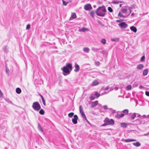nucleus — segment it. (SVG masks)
<instances>
[{"instance_id": "1", "label": "nucleus", "mask_w": 149, "mask_h": 149, "mask_svg": "<svg viewBox=\"0 0 149 149\" xmlns=\"http://www.w3.org/2000/svg\"><path fill=\"white\" fill-rule=\"evenodd\" d=\"M107 10L104 6H99L95 11L96 15L100 17H104L106 15Z\"/></svg>"}, {"instance_id": "2", "label": "nucleus", "mask_w": 149, "mask_h": 149, "mask_svg": "<svg viewBox=\"0 0 149 149\" xmlns=\"http://www.w3.org/2000/svg\"><path fill=\"white\" fill-rule=\"evenodd\" d=\"M61 70L63 71V74L64 76L69 74L72 70V64L70 63L67 64L65 66L61 69Z\"/></svg>"}, {"instance_id": "3", "label": "nucleus", "mask_w": 149, "mask_h": 149, "mask_svg": "<svg viewBox=\"0 0 149 149\" xmlns=\"http://www.w3.org/2000/svg\"><path fill=\"white\" fill-rule=\"evenodd\" d=\"M32 107L34 110L37 111H38L41 108V106L38 102H34L32 104Z\"/></svg>"}, {"instance_id": "4", "label": "nucleus", "mask_w": 149, "mask_h": 149, "mask_svg": "<svg viewBox=\"0 0 149 149\" xmlns=\"http://www.w3.org/2000/svg\"><path fill=\"white\" fill-rule=\"evenodd\" d=\"M104 122H105L108 125H113L114 124V121L112 119H110L108 118H106L104 120Z\"/></svg>"}, {"instance_id": "5", "label": "nucleus", "mask_w": 149, "mask_h": 149, "mask_svg": "<svg viewBox=\"0 0 149 149\" xmlns=\"http://www.w3.org/2000/svg\"><path fill=\"white\" fill-rule=\"evenodd\" d=\"M118 25L120 28L121 29H125L128 26V25L125 22H123L120 23Z\"/></svg>"}, {"instance_id": "6", "label": "nucleus", "mask_w": 149, "mask_h": 149, "mask_svg": "<svg viewBox=\"0 0 149 149\" xmlns=\"http://www.w3.org/2000/svg\"><path fill=\"white\" fill-rule=\"evenodd\" d=\"M78 119V117L76 115L74 116V118L72 119V122L74 124H76L77 123V120Z\"/></svg>"}, {"instance_id": "7", "label": "nucleus", "mask_w": 149, "mask_h": 149, "mask_svg": "<svg viewBox=\"0 0 149 149\" xmlns=\"http://www.w3.org/2000/svg\"><path fill=\"white\" fill-rule=\"evenodd\" d=\"M92 8L90 4L88 3L84 6V9L86 10H90L92 9Z\"/></svg>"}, {"instance_id": "8", "label": "nucleus", "mask_w": 149, "mask_h": 149, "mask_svg": "<svg viewBox=\"0 0 149 149\" xmlns=\"http://www.w3.org/2000/svg\"><path fill=\"white\" fill-rule=\"evenodd\" d=\"M79 111L80 113H81L82 117H83L84 116H85V114L83 111V108H82L81 105H80L79 106Z\"/></svg>"}, {"instance_id": "9", "label": "nucleus", "mask_w": 149, "mask_h": 149, "mask_svg": "<svg viewBox=\"0 0 149 149\" xmlns=\"http://www.w3.org/2000/svg\"><path fill=\"white\" fill-rule=\"evenodd\" d=\"M121 141H125L126 142H129L132 141H136V140L130 139H123L121 140Z\"/></svg>"}, {"instance_id": "10", "label": "nucleus", "mask_w": 149, "mask_h": 149, "mask_svg": "<svg viewBox=\"0 0 149 149\" xmlns=\"http://www.w3.org/2000/svg\"><path fill=\"white\" fill-rule=\"evenodd\" d=\"M74 67L75 68L74 70V71L76 72H78L80 70L79 66L77 63H75V64Z\"/></svg>"}, {"instance_id": "11", "label": "nucleus", "mask_w": 149, "mask_h": 149, "mask_svg": "<svg viewBox=\"0 0 149 149\" xmlns=\"http://www.w3.org/2000/svg\"><path fill=\"white\" fill-rule=\"evenodd\" d=\"M144 67V65L142 64H139L137 65V69L139 70H142Z\"/></svg>"}, {"instance_id": "12", "label": "nucleus", "mask_w": 149, "mask_h": 149, "mask_svg": "<svg viewBox=\"0 0 149 149\" xmlns=\"http://www.w3.org/2000/svg\"><path fill=\"white\" fill-rule=\"evenodd\" d=\"M130 30L134 33L136 32L137 30L136 28L134 26H132L130 27Z\"/></svg>"}, {"instance_id": "13", "label": "nucleus", "mask_w": 149, "mask_h": 149, "mask_svg": "<svg viewBox=\"0 0 149 149\" xmlns=\"http://www.w3.org/2000/svg\"><path fill=\"white\" fill-rule=\"evenodd\" d=\"M130 116H131V119L133 120L134 119L136 116V113H130Z\"/></svg>"}, {"instance_id": "14", "label": "nucleus", "mask_w": 149, "mask_h": 149, "mask_svg": "<svg viewBox=\"0 0 149 149\" xmlns=\"http://www.w3.org/2000/svg\"><path fill=\"white\" fill-rule=\"evenodd\" d=\"M89 50L90 49L88 47H84L83 49V51L86 53H88Z\"/></svg>"}, {"instance_id": "15", "label": "nucleus", "mask_w": 149, "mask_h": 149, "mask_svg": "<svg viewBox=\"0 0 149 149\" xmlns=\"http://www.w3.org/2000/svg\"><path fill=\"white\" fill-rule=\"evenodd\" d=\"M39 95L40 96V97H41V98L42 101V102L43 103V105L44 106H46V103H45V100H44L43 96L40 94H39Z\"/></svg>"}, {"instance_id": "16", "label": "nucleus", "mask_w": 149, "mask_h": 149, "mask_svg": "<svg viewBox=\"0 0 149 149\" xmlns=\"http://www.w3.org/2000/svg\"><path fill=\"white\" fill-rule=\"evenodd\" d=\"M98 101H95L93 102L91 104V106L92 107H94L97 105L98 104Z\"/></svg>"}, {"instance_id": "17", "label": "nucleus", "mask_w": 149, "mask_h": 149, "mask_svg": "<svg viewBox=\"0 0 149 149\" xmlns=\"http://www.w3.org/2000/svg\"><path fill=\"white\" fill-rule=\"evenodd\" d=\"M125 115L123 113H122L120 114H118L116 116L117 118H120L123 117Z\"/></svg>"}, {"instance_id": "18", "label": "nucleus", "mask_w": 149, "mask_h": 149, "mask_svg": "<svg viewBox=\"0 0 149 149\" xmlns=\"http://www.w3.org/2000/svg\"><path fill=\"white\" fill-rule=\"evenodd\" d=\"M132 144L134 146L136 147H139L141 146V144L138 142L136 143H134Z\"/></svg>"}, {"instance_id": "19", "label": "nucleus", "mask_w": 149, "mask_h": 149, "mask_svg": "<svg viewBox=\"0 0 149 149\" xmlns=\"http://www.w3.org/2000/svg\"><path fill=\"white\" fill-rule=\"evenodd\" d=\"M91 49L94 52H97L100 49L99 48H97L94 47H92Z\"/></svg>"}, {"instance_id": "20", "label": "nucleus", "mask_w": 149, "mask_h": 149, "mask_svg": "<svg viewBox=\"0 0 149 149\" xmlns=\"http://www.w3.org/2000/svg\"><path fill=\"white\" fill-rule=\"evenodd\" d=\"M98 84V82L97 80H95L93 81L92 83V86H96Z\"/></svg>"}, {"instance_id": "21", "label": "nucleus", "mask_w": 149, "mask_h": 149, "mask_svg": "<svg viewBox=\"0 0 149 149\" xmlns=\"http://www.w3.org/2000/svg\"><path fill=\"white\" fill-rule=\"evenodd\" d=\"M16 91L17 94H20L21 92V89L19 88H17L16 89Z\"/></svg>"}, {"instance_id": "22", "label": "nucleus", "mask_w": 149, "mask_h": 149, "mask_svg": "<svg viewBox=\"0 0 149 149\" xmlns=\"http://www.w3.org/2000/svg\"><path fill=\"white\" fill-rule=\"evenodd\" d=\"M148 73V70L147 69H146L144 70L143 72V76L146 75Z\"/></svg>"}, {"instance_id": "23", "label": "nucleus", "mask_w": 149, "mask_h": 149, "mask_svg": "<svg viewBox=\"0 0 149 149\" xmlns=\"http://www.w3.org/2000/svg\"><path fill=\"white\" fill-rule=\"evenodd\" d=\"M127 10L126 8H122L121 9V12L123 13H125L127 11Z\"/></svg>"}, {"instance_id": "24", "label": "nucleus", "mask_w": 149, "mask_h": 149, "mask_svg": "<svg viewBox=\"0 0 149 149\" xmlns=\"http://www.w3.org/2000/svg\"><path fill=\"white\" fill-rule=\"evenodd\" d=\"M129 112V110L128 109H126L123 110L122 112L125 115H126Z\"/></svg>"}, {"instance_id": "25", "label": "nucleus", "mask_w": 149, "mask_h": 149, "mask_svg": "<svg viewBox=\"0 0 149 149\" xmlns=\"http://www.w3.org/2000/svg\"><path fill=\"white\" fill-rule=\"evenodd\" d=\"M101 42L103 45H104L106 43V40L104 38H102L101 40Z\"/></svg>"}, {"instance_id": "26", "label": "nucleus", "mask_w": 149, "mask_h": 149, "mask_svg": "<svg viewBox=\"0 0 149 149\" xmlns=\"http://www.w3.org/2000/svg\"><path fill=\"white\" fill-rule=\"evenodd\" d=\"M95 13V12L94 11H91L90 13V15L93 18L94 17Z\"/></svg>"}, {"instance_id": "27", "label": "nucleus", "mask_w": 149, "mask_h": 149, "mask_svg": "<svg viewBox=\"0 0 149 149\" xmlns=\"http://www.w3.org/2000/svg\"><path fill=\"white\" fill-rule=\"evenodd\" d=\"M88 29L86 28H82L81 29L79 30V31L82 32H84L86 30H87Z\"/></svg>"}, {"instance_id": "28", "label": "nucleus", "mask_w": 149, "mask_h": 149, "mask_svg": "<svg viewBox=\"0 0 149 149\" xmlns=\"http://www.w3.org/2000/svg\"><path fill=\"white\" fill-rule=\"evenodd\" d=\"M39 113L40 114L43 115L45 113V111L43 109H41L39 111Z\"/></svg>"}, {"instance_id": "29", "label": "nucleus", "mask_w": 149, "mask_h": 149, "mask_svg": "<svg viewBox=\"0 0 149 149\" xmlns=\"http://www.w3.org/2000/svg\"><path fill=\"white\" fill-rule=\"evenodd\" d=\"M71 17L73 19H75L77 17L75 13H72L71 14Z\"/></svg>"}, {"instance_id": "30", "label": "nucleus", "mask_w": 149, "mask_h": 149, "mask_svg": "<svg viewBox=\"0 0 149 149\" xmlns=\"http://www.w3.org/2000/svg\"><path fill=\"white\" fill-rule=\"evenodd\" d=\"M123 3V2L122 1H113L112 2V3H115V4H118L119 3Z\"/></svg>"}, {"instance_id": "31", "label": "nucleus", "mask_w": 149, "mask_h": 149, "mask_svg": "<svg viewBox=\"0 0 149 149\" xmlns=\"http://www.w3.org/2000/svg\"><path fill=\"white\" fill-rule=\"evenodd\" d=\"M38 129L39 130L41 131L42 132L43 131V130L42 129L41 126L40 125V124L38 123Z\"/></svg>"}, {"instance_id": "32", "label": "nucleus", "mask_w": 149, "mask_h": 149, "mask_svg": "<svg viewBox=\"0 0 149 149\" xmlns=\"http://www.w3.org/2000/svg\"><path fill=\"white\" fill-rule=\"evenodd\" d=\"M74 113L73 112H71L68 114V116L70 118H72L74 115Z\"/></svg>"}, {"instance_id": "33", "label": "nucleus", "mask_w": 149, "mask_h": 149, "mask_svg": "<svg viewBox=\"0 0 149 149\" xmlns=\"http://www.w3.org/2000/svg\"><path fill=\"white\" fill-rule=\"evenodd\" d=\"M108 109L109 110L110 112L112 114H113L115 113V110H113L112 108H108Z\"/></svg>"}, {"instance_id": "34", "label": "nucleus", "mask_w": 149, "mask_h": 149, "mask_svg": "<svg viewBox=\"0 0 149 149\" xmlns=\"http://www.w3.org/2000/svg\"><path fill=\"white\" fill-rule=\"evenodd\" d=\"M95 96H96V97L97 98H98L100 95L99 93L97 92H95Z\"/></svg>"}, {"instance_id": "35", "label": "nucleus", "mask_w": 149, "mask_h": 149, "mask_svg": "<svg viewBox=\"0 0 149 149\" xmlns=\"http://www.w3.org/2000/svg\"><path fill=\"white\" fill-rule=\"evenodd\" d=\"M132 88V86L131 85H129L126 87V90H130Z\"/></svg>"}, {"instance_id": "36", "label": "nucleus", "mask_w": 149, "mask_h": 149, "mask_svg": "<svg viewBox=\"0 0 149 149\" xmlns=\"http://www.w3.org/2000/svg\"><path fill=\"white\" fill-rule=\"evenodd\" d=\"M3 50L5 52H8V49H7V47L5 46L3 47Z\"/></svg>"}, {"instance_id": "37", "label": "nucleus", "mask_w": 149, "mask_h": 149, "mask_svg": "<svg viewBox=\"0 0 149 149\" xmlns=\"http://www.w3.org/2000/svg\"><path fill=\"white\" fill-rule=\"evenodd\" d=\"M63 4L65 6H66L67 4L69 3L68 2H66L64 0H62Z\"/></svg>"}, {"instance_id": "38", "label": "nucleus", "mask_w": 149, "mask_h": 149, "mask_svg": "<svg viewBox=\"0 0 149 149\" xmlns=\"http://www.w3.org/2000/svg\"><path fill=\"white\" fill-rule=\"evenodd\" d=\"M108 11L110 12H112L113 11V10L111 7H109L108 8Z\"/></svg>"}, {"instance_id": "39", "label": "nucleus", "mask_w": 149, "mask_h": 149, "mask_svg": "<svg viewBox=\"0 0 149 149\" xmlns=\"http://www.w3.org/2000/svg\"><path fill=\"white\" fill-rule=\"evenodd\" d=\"M121 126L125 128L126 127V125L125 123H122L121 124Z\"/></svg>"}, {"instance_id": "40", "label": "nucleus", "mask_w": 149, "mask_h": 149, "mask_svg": "<svg viewBox=\"0 0 149 149\" xmlns=\"http://www.w3.org/2000/svg\"><path fill=\"white\" fill-rule=\"evenodd\" d=\"M136 120L137 121H139V124H144L145 123L144 121H143V122L142 120Z\"/></svg>"}, {"instance_id": "41", "label": "nucleus", "mask_w": 149, "mask_h": 149, "mask_svg": "<svg viewBox=\"0 0 149 149\" xmlns=\"http://www.w3.org/2000/svg\"><path fill=\"white\" fill-rule=\"evenodd\" d=\"M95 64L97 66H99L100 65V63L99 61H96L95 62Z\"/></svg>"}, {"instance_id": "42", "label": "nucleus", "mask_w": 149, "mask_h": 149, "mask_svg": "<svg viewBox=\"0 0 149 149\" xmlns=\"http://www.w3.org/2000/svg\"><path fill=\"white\" fill-rule=\"evenodd\" d=\"M6 72L7 73H9L10 72V71L9 69L7 68V66L6 65Z\"/></svg>"}, {"instance_id": "43", "label": "nucleus", "mask_w": 149, "mask_h": 149, "mask_svg": "<svg viewBox=\"0 0 149 149\" xmlns=\"http://www.w3.org/2000/svg\"><path fill=\"white\" fill-rule=\"evenodd\" d=\"M135 8V6L134 5H132L130 7H129V8L131 9H134Z\"/></svg>"}, {"instance_id": "44", "label": "nucleus", "mask_w": 149, "mask_h": 149, "mask_svg": "<svg viewBox=\"0 0 149 149\" xmlns=\"http://www.w3.org/2000/svg\"><path fill=\"white\" fill-rule=\"evenodd\" d=\"M31 27V26L30 24H28L26 27V30H29L30 29Z\"/></svg>"}, {"instance_id": "45", "label": "nucleus", "mask_w": 149, "mask_h": 149, "mask_svg": "<svg viewBox=\"0 0 149 149\" xmlns=\"http://www.w3.org/2000/svg\"><path fill=\"white\" fill-rule=\"evenodd\" d=\"M145 59V56H142L141 59V61H144Z\"/></svg>"}, {"instance_id": "46", "label": "nucleus", "mask_w": 149, "mask_h": 149, "mask_svg": "<svg viewBox=\"0 0 149 149\" xmlns=\"http://www.w3.org/2000/svg\"><path fill=\"white\" fill-rule=\"evenodd\" d=\"M5 100L6 102H8L9 103L12 104V102L10 101L9 99H6Z\"/></svg>"}, {"instance_id": "47", "label": "nucleus", "mask_w": 149, "mask_h": 149, "mask_svg": "<svg viewBox=\"0 0 149 149\" xmlns=\"http://www.w3.org/2000/svg\"><path fill=\"white\" fill-rule=\"evenodd\" d=\"M109 93V92H103L100 95H104V94H108V93Z\"/></svg>"}, {"instance_id": "48", "label": "nucleus", "mask_w": 149, "mask_h": 149, "mask_svg": "<svg viewBox=\"0 0 149 149\" xmlns=\"http://www.w3.org/2000/svg\"><path fill=\"white\" fill-rule=\"evenodd\" d=\"M95 98V97L94 96H92V95H91L90 97V99L91 100H93Z\"/></svg>"}, {"instance_id": "49", "label": "nucleus", "mask_w": 149, "mask_h": 149, "mask_svg": "<svg viewBox=\"0 0 149 149\" xmlns=\"http://www.w3.org/2000/svg\"><path fill=\"white\" fill-rule=\"evenodd\" d=\"M102 107L104 108V109H105V110H106V109H108V107H107V106L106 105H104Z\"/></svg>"}, {"instance_id": "50", "label": "nucleus", "mask_w": 149, "mask_h": 149, "mask_svg": "<svg viewBox=\"0 0 149 149\" xmlns=\"http://www.w3.org/2000/svg\"><path fill=\"white\" fill-rule=\"evenodd\" d=\"M123 15L122 13H121L120 12L119 13V14L118 15V16H120V17H122Z\"/></svg>"}, {"instance_id": "51", "label": "nucleus", "mask_w": 149, "mask_h": 149, "mask_svg": "<svg viewBox=\"0 0 149 149\" xmlns=\"http://www.w3.org/2000/svg\"><path fill=\"white\" fill-rule=\"evenodd\" d=\"M3 96V94L1 90H0V97H2Z\"/></svg>"}, {"instance_id": "52", "label": "nucleus", "mask_w": 149, "mask_h": 149, "mask_svg": "<svg viewBox=\"0 0 149 149\" xmlns=\"http://www.w3.org/2000/svg\"><path fill=\"white\" fill-rule=\"evenodd\" d=\"M109 87L108 86H107V87H106V88H105L104 90L105 91H107V90H108L109 88Z\"/></svg>"}, {"instance_id": "53", "label": "nucleus", "mask_w": 149, "mask_h": 149, "mask_svg": "<svg viewBox=\"0 0 149 149\" xmlns=\"http://www.w3.org/2000/svg\"><path fill=\"white\" fill-rule=\"evenodd\" d=\"M145 93L147 96H149V92L146 91Z\"/></svg>"}, {"instance_id": "54", "label": "nucleus", "mask_w": 149, "mask_h": 149, "mask_svg": "<svg viewBox=\"0 0 149 149\" xmlns=\"http://www.w3.org/2000/svg\"><path fill=\"white\" fill-rule=\"evenodd\" d=\"M111 40L112 41L115 42L117 40L116 39L112 38L111 39Z\"/></svg>"}, {"instance_id": "55", "label": "nucleus", "mask_w": 149, "mask_h": 149, "mask_svg": "<svg viewBox=\"0 0 149 149\" xmlns=\"http://www.w3.org/2000/svg\"><path fill=\"white\" fill-rule=\"evenodd\" d=\"M104 122V123L102 125V126H104L106 125H107V124H106V122Z\"/></svg>"}, {"instance_id": "56", "label": "nucleus", "mask_w": 149, "mask_h": 149, "mask_svg": "<svg viewBox=\"0 0 149 149\" xmlns=\"http://www.w3.org/2000/svg\"><path fill=\"white\" fill-rule=\"evenodd\" d=\"M148 135H149V132L147 133L144 134V136H146Z\"/></svg>"}, {"instance_id": "57", "label": "nucleus", "mask_w": 149, "mask_h": 149, "mask_svg": "<svg viewBox=\"0 0 149 149\" xmlns=\"http://www.w3.org/2000/svg\"><path fill=\"white\" fill-rule=\"evenodd\" d=\"M122 21L121 20H116V22L119 23L120 22Z\"/></svg>"}, {"instance_id": "58", "label": "nucleus", "mask_w": 149, "mask_h": 149, "mask_svg": "<svg viewBox=\"0 0 149 149\" xmlns=\"http://www.w3.org/2000/svg\"><path fill=\"white\" fill-rule=\"evenodd\" d=\"M100 112H104V111L102 109H100Z\"/></svg>"}, {"instance_id": "59", "label": "nucleus", "mask_w": 149, "mask_h": 149, "mask_svg": "<svg viewBox=\"0 0 149 149\" xmlns=\"http://www.w3.org/2000/svg\"><path fill=\"white\" fill-rule=\"evenodd\" d=\"M83 117L85 119V120H87V119L86 118V115L84 116Z\"/></svg>"}, {"instance_id": "60", "label": "nucleus", "mask_w": 149, "mask_h": 149, "mask_svg": "<svg viewBox=\"0 0 149 149\" xmlns=\"http://www.w3.org/2000/svg\"><path fill=\"white\" fill-rule=\"evenodd\" d=\"M129 10L130 11V13L129 14V15L132 12V9L129 8Z\"/></svg>"}, {"instance_id": "61", "label": "nucleus", "mask_w": 149, "mask_h": 149, "mask_svg": "<svg viewBox=\"0 0 149 149\" xmlns=\"http://www.w3.org/2000/svg\"><path fill=\"white\" fill-rule=\"evenodd\" d=\"M146 117V116L145 115H144L142 116V117H143V118H145Z\"/></svg>"}, {"instance_id": "62", "label": "nucleus", "mask_w": 149, "mask_h": 149, "mask_svg": "<svg viewBox=\"0 0 149 149\" xmlns=\"http://www.w3.org/2000/svg\"><path fill=\"white\" fill-rule=\"evenodd\" d=\"M143 86H139V88L140 89H142L143 88Z\"/></svg>"}, {"instance_id": "63", "label": "nucleus", "mask_w": 149, "mask_h": 149, "mask_svg": "<svg viewBox=\"0 0 149 149\" xmlns=\"http://www.w3.org/2000/svg\"><path fill=\"white\" fill-rule=\"evenodd\" d=\"M134 13H132L131 14V16L132 17L134 15Z\"/></svg>"}, {"instance_id": "64", "label": "nucleus", "mask_w": 149, "mask_h": 149, "mask_svg": "<svg viewBox=\"0 0 149 149\" xmlns=\"http://www.w3.org/2000/svg\"><path fill=\"white\" fill-rule=\"evenodd\" d=\"M126 17V16L123 15L122 17H123V18H125Z\"/></svg>"}]
</instances>
